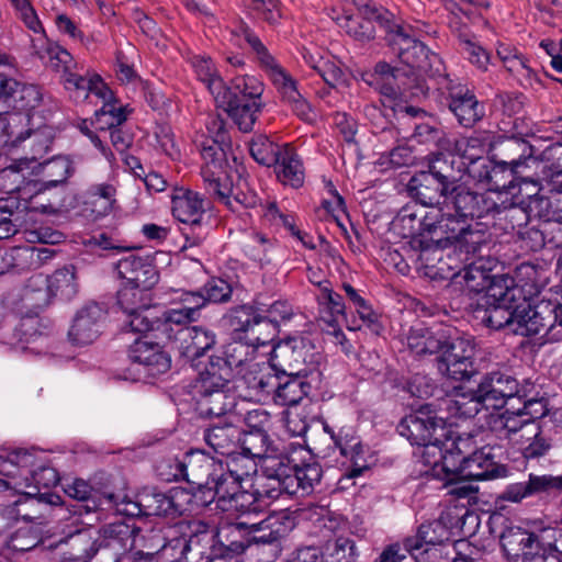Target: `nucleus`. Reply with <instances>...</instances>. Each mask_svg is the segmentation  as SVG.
Instances as JSON below:
<instances>
[{"label": "nucleus", "mask_w": 562, "mask_h": 562, "mask_svg": "<svg viewBox=\"0 0 562 562\" xmlns=\"http://www.w3.org/2000/svg\"><path fill=\"white\" fill-rule=\"evenodd\" d=\"M562 529L533 522L529 528L512 526L501 536V544L508 558L517 562H561Z\"/></svg>", "instance_id": "1"}, {"label": "nucleus", "mask_w": 562, "mask_h": 562, "mask_svg": "<svg viewBox=\"0 0 562 562\" xmlns=\"http://www.w3.org/2000/svg\"><path fill=\"white\" fill-rule=\"evenodd\" d=\"M520 297L521 292L514 285L513 278L495 279L481 297L476 317L490 328H508L515 334L516 301Z\"/></svg>", "instance_id": "2"}, {"label": "nucleus", "mask_w": 562, "mask_h": 562, "mask_svg": "<svg viewBox=\"0 0 562 562\" xmlns=\"http://www.w3.org/2000/svg\"><path fill=\"white\" fill-rule=\"evenodd\" d=\"M256 471V464L250 460L247 464H240L237 458H233L226 464L223 462L215 470L212 483L207 491L213 492V501L216 507L227 513L232 508H244L254 502V493L240 491L241 481Z\"/></svg>", "instance_id": "3"}, {"label": "nucleus", "mask_w": 562, "mask_h": 562, "mask_svg": "<svg viewBox=\"0 0 562 562\" xmlns=\"http://www.w3.org/2000/svg\"><path fill=\"white\" fill-rule=\"evenodd\" d=\"M245 41L249 44L260 66L267 71L273 85L277 87L282 100L289 104L292 111L302 120L311 121L312 110L306 100L297 91L295 81L283 70L260 38L247 26L243 27Z\"/></svg>", "instance_id": "4"}, {"label": "nucleus", "mask_w": 562, "mask_h": 562, "mask_svg": "<svg viewBox=\"0 0 562 562\" xmlns=\"http://www.w3.org/2000/svg\"><path fill=\"white\" fill-rule=\"evenodd\" d=\"M497 464L492 454V448L482 447L469 456L460 459L457 464L452 452L441 456L440 461H435L431 473L438 480H456L458 475L475 481L487 480L496 476Z\"/></svg>", "instance_id": "5"}, {"label": "nucleus", "mask_w": 562, "mask_h": 562, "mask_svg": "<svg viewBox=\"0 0 562 562\" xmlns=\"http://www.w3.org/2000/svg\"><path fill=\"white\" fill-rule=\"evenodd\" d=\"M397 430L412 445L425 447L427 453L443 456L440 446L447 439L448 430L445 418L434 412L422 408L407 415L398 424Z\"/></svg>", "instance_id": "6"}, {"label": "nucleus", "mask_w": 562, "mask_h": 562, "mask_svg": "<svg viewBox=\"0 0 562 562\" xmlns=\"http://www.w3.org/2000/svg\"><path fill=\"white\" fill-rule=\"evenodd\" d=\"M201 155L204 161L201 176L206 191L217 202L235 211L232 198L236 186H234L232 175L228 171L225 148L218 145H206L202 147Z\"/></svg>", "instance_id": "7"}, {"label": "nucleus", "mask_w": 562, "mask_h": 562, "mask_svg": "<svg viewBox=\"0 0 562 562\" xmlns=\"http://www.w3.org/2000/svg\"><path fill=\"white\" fill-rule=\"evenodd\" d=\"M440 216H436L435 225L431 227V237L437 244L442 239V245L462 246L467 254H475L484 243V234L474 231L470 220L457 215L450 207H438Z\"/></svg>", "instance_id": "8"}, {"label": "nucleus", "mask_w": 562, "mask_h": 562, "mask_svg": "<svg viewBox=\"0 0 562 562\" xmlns=\"http://www.w3.org/2000/svg\"><path fill=\"white\" fill-rule=\"evenodd\" d=\"M471 254L465 252L462 246L442 245V239L437 244L422 248L419 260L432 278L456 280L463 265L469 261Z\"/></svg>", "instance_id": "9"}, {"label": "nucleus", "mask_w": 562, "mask_h": 562, "mask_svg": "<svg viewBox=\"0 0 562 562\" xmlns=\"http://www.w3.org/2000/svg\"><path fill=\"white\" fill-rule=\"evenodd\" d=\"M555 305L549 301H541L531 305L522 297L521 302L516 304V326L515 334L520 336L546 337L547 341H555L553 331L557 329Z\"/></svg>", "instance_id": "10"}, {"label": "nucleus", "mask_w": 562, "mask_h": 562, "mask_svg": "<svg viewBox=\"0 0 562 562\" xmlns=\"http://www.w3.org/2000/svg\"><path fill=\"white\" fill-rule=\"evenodd\" d=\"M443 205L468 220L483 217L491 213L505 216V205L498 204L492 198V193H477L464 186L451 187L443 200Z\"/></svg>", "instance_id": "11"}, {"label": "nucleus", "mask_w": 562, "mask_h": 562, "mask_svg": "<svg viewBox=\"0 0 562 562\" xmlns=\"http://www.w3.org/2000/svg\"><path fill=\"white\" fill-rule=\"evenodd\" d=\"M438 360L439 372L453 380H469L474 373L475 347L470 339L456 338L451 341L443 339V348Z\"/></svg>", "instance_id": "12"}, {"label": "nucleus", "mask_w": 562, "mask_h": 562, "mask_svg": "<svg viewBox=\"0 0 562 562\" xmlns=\"http://www.w3.org/2000/svg\"><path fill=\"white\" fill-rule=\"evenodd\" d=\"M493 135L487 132L474 134L469 137H461L456 140L454 149L462 161L461 165L467 168L468 173L480 180L492 181L495 169L490 170L484 155L494 148Z\"/></svg>", "instance_id": "13"}, {"label": "nucleus", "mask_w": 562, "mask_h": 562, "mask_svg": "<svg viewBox=\"0 0 562 562\" xmlns=\"http://www.w3.org/2000/svg\"><path fill=\"white\" fill-rule=\"evenodd\" d=\"M439 85L440 89L448 94L449 110L462 126L470 127L481 120L484 115L483 108L467 86L449 76H443Z\"/></svg>", "instance_id": "14"}, {"label": "nucleus", "mask_w": 562, "mask_h": 562, "mask_svg": "<svg viewBox=\"0 0 562 562\" xmlns=\"http://www.w3.org/2000/svg\"><path fill=\"white\" fill-rule=\"evenodd\" d=\"M259 465L263 481L256 490L259 495L266 496L268 499H277L284 494L285 490L292 487L293 465L286 456L271 452L259 462Z\"/></svg>", "instance_id": "15"}, {"label": "nucleus", "mask_w": 562, "mask_h": 562, "mask_svg": "<svg viewBox=\"0 0 562 562\" xmlns=\"http://www.w3.org/2000/svg\"><path fill=\"white\" fill-rule=\"evenodd\" d=\"M44 171L48 180L31 182L30 209L42 213H49L55 209V202L48 200L47 204L38 203L47 191L66 183L75 172L72 161L66 156H57L44 165Z\"/></svg>", "instance_id": "16"}, {"label": "nucleus", "mask_w": 562, "mask_h": 562, "mask_svg": "<svg viewBox=\"0 0 562 562\" xmlns=\"http://www.w3.org/2000/svg\"><path fill=\"white\" fill-rule=\"evenodd\" d=\"M362 18L346 16L341 27L347 34L360 42H367L374 37L375 29L373 22H376L385 30L386 40L391 34V29L395 24L393 13L384 8H378L373 3H364L359 8Z\"/></svg>", "instance_id": "17"}, {"label": "nucleus", "mask_w": 562, "mask_h": 562, "mask_svg": "<svg viewBox=\"0 0 562 562\" xmlns=\"http://www.w3.org/2000/svg\"><path fill=\"white\" fill-rule=\"evenodd\" d=\"M308 344L302 338H289L273 348V367L288 375H308L306 368L308 358H312Z\"/></svg>", "instance_id": "18"}, {"label": "nucleus", "mask_w": 562, "mask_h": 562, "mask_svg": "<svg viewBox=\"0 0 562 562\" xmlns=\"http://www.w3.org/2000/svg\"><path fill=\"white\" fill-rule=\"evenodd\" d=\"M387 41L404 64L427 70L430 52L420 41L411 36L407 27L395 22Z\"/></svg>", "instance_id": "19"}, {"label": "nucleus", "mask_w": 562, "mask_h": 562, "mask_svg": "<svg viewBox=\"0 0 562 562\" xmlns=\"http://www.w3.org/2000/svg\"><path fill=\"white\" fill-rule=\"evenodd\" d=\"M222 461L215 460L203 451L194 450L186 453L182 463H176V477H183L199 488H207L214 477L215 470Z\"/></svg>", "instance_id": "20"}, {"label": "nucleus", "mask_w": 562, "mask_h": 562, "mask_svg": "<svg viewBox=\"0 0 562 562\" xmlns=\"http://www.w3.org/2000/svg\"><path fill=\"white\" fill-rule=\"evenodd\" d=\"M278 373L270 366L251 363L240 379L244 396L250 401L267 403L272 401Z\"/></svg>", "instance_id": "21"}, {"label": "nucleus", "mask_w": 562, "mask_h": 562, "mask_svg": "<svg viewBox=\"0 0 562 562\" xmlns=\"http://www.w3.org/2000/svg\"><path fill=\"white\" fill-rule=\"evenodd\" d=\"M228 324L239 339L248 340L252 346H263L271 340L269 334H265L262 315L251 306H239L228 315Z\"/></svg>", "instance_id": "22"}, {"label": "nucleus", "mask_w": 562, "mask_h": 562, "mask_svg": "<svg viewBox=\"0 0 562 562\" xmlns=\"http://www.w3.org/2000/svg\"><path fill=\"white\" fill-rule=\"evenodd\" d=\"M119 276L125 284L150 290L159 279L158 271L148 257L130 254L116 263Z\"/></svg>", "instance_id": "23"}, {"label": "nucleus", "mask_w": 562, "mask_h": 562, "mask_svg": "<svg viewBox=\"0 0 562 562\" xmlns=\"http://www.w3.org/2000/svg\"><path fill=\"white\" fill-rule=\"evenodd\" d=\"M450 532L440 521H432L419 526L417 535L408 538L414 549L413 558L417 562H434L432 557L438 551L437 547L449 541Z\"/></svg>", "instance_id": "24"}, {"label": "nucleus", "mask_w": 562, "mask_h": 562, "mask_svg": "<svg viewBox=\"0 0 562 562\" xmlns=\"http://www.w3.org/2000/svg\"><path fill=\"white\" fill-rule=\"evenodd\" d=\"M104 318L105 311L101 305L87 304L74 319L69 330L70 339L77 345L91 344L99 336Z\"/></svg>", "instance_id": "25"}, {"label": "nucleus", "mask_w": 562, "mask_h": 562, "mask_svg": "<svg viewBox=\"0 0 562 562\" xmlns=\"http://www.w3.org/2000/svg\"><path fill=\"white\" fill-rule=\"evenodd\" d=\"M436 216H440L438 207L425 210L416 203L407 204L397 213L394 225L401 229V234L405 237L419 235L424 232L431 233Z\"/></svg>", "instance_id": "26"}, {"label": "nucleus", "mask_w": 562, "mask_h": 562, "mask_svg": "<svg viewBox=\"0 0 562 562\" xmlns=\"http://www.w3.org/2000/svg\"><path fill=\"white\" fill-rule=\"evenodd\" d=\"M215 102L235 122L243 132H250L261 110V102L257 99L248 101L237 100L227 89L217 94Z\"/></svg>", "instance_id": "27"}, {"label": "nucleus", "mask_w": 562, "mask_h": 562, "mask_svg": "<svg viewBox=\"0 0 562 562\" xmlns=\"http://www.w3.org/2000/svg\"><path fill=\"white\" fill-rule=\"evenodd\" d=\"M482 396L481 389L464 390L456 389L451 394L441 401V409L448 412L450 417L471 418L476 416L482 409H491L487 402Z\"/></svg>", "instance_id": "28"}, {"label": "nucleus", "mask_w": 562, "mask_h": 562, "mask_svg": "<svg viewBox=\"0 0 562 562\" xmlns=\"http://www.w3.org/2000/svg\"><path fill=\"white\" fill-rule=\"evenodd\" d=\"M482 396H485L491 409L502 408L508 398L518 393V382L510 374L504 372H491L480 382Z\"/></svg>", "instance_id": "29"}, {"label": "nucleus", "mask_w": 562, "mask_h": 562, "mask_svg": "<svg viewBox=\"0 0 562 562\" xmlns=\"http://www.w3.org/2000/svg\"><path fill=\"white\" fill-rule=\"evenodd\" d=\"M130 359L142 364L148 374L157 375L170 369L171 360L158 344L136 339L128 351Z\"/></svg>", "instance_id": "30"}, {"label": "nucleus", "mask_w": 562, "mask_h": 562, "mask_svg": "<svg viewBox=\"0 0 562 562\" xmlns=\"http://www.w3.org/2000/svg\"><path fill=\"white\" fill-rule=\"evenodd\" d=\"M294 525V518L289 510L273 512L266 515L248 536L256 543L270 544L286 536Z\"/></svg>", "instance_id": "31"}, {"label": "nucleus", "mask_w": 562, "mask_h": 562, "mask_svg": "<svg viewBox=\"0 0 562 562\" xmlns=\"http://www.w3.org/2000/svg\"><path fill=\"white\" fill-rule=\"evenodd\" d=\"M172 215L179 222L191 226L201 225L205 214L204 200L199 193L176 188L171 194Z\"/></svg>", "instance_id": "32"}, {"label": "nucleus", "mask_w": 562, "mask_h": 562, "mask_svg": "<svg viewBox=\"0 0 562 562\" xmlns=\"http://www.w3.org/2000/svg\"><path fill=\"white\" fill-rule=\"evenodd\" d=\"M176 341L180 353L189 360H194L215 345L216 336L212 330L201 326L183 327L178 330Z\"/></svg>", "instance_id": "33"}, {"label": "nucleus", "mask_w": 562, "mask_h": 562, "mask_svg": "<svg viewBox=\"0 0 562 562\" xmlns=\"http://www.w3.org/2000/svg\"><path fill=\"white\" fill-rule=\"evenodd\" d=\"M196 411L202 417H220L235 405L232 387H212L206 392L194 390Z\"/></svg>", "instance_id": "34"}, {"label": "nucleus", "mask_w": 562, "mask_h": 562, "mask_svg": "<svg viewBox=\"0 0 562 562\" xmlns=\"http://www.w3.org/2000/svg\"><path fill=\"white\" fill-rule=\"evenodd\" d=\"M518 408L517 411L506 409L502 413H491L487 418V425L492 432L501 439H519V435H526V428L535 425Z\"/></svg>", "instance_id": "35"}, {"label": "nucleus", "mask_w": 562, "mask_h": 562, "mask_svg": "<svg viewBox=\"0 0 562 562\" xmlns=\"http://www.w3.org/2000/svg\"><path fill=\"white\" fill-rule=\"evenodd\" d=\"M561 485L560 477L552 475L529 474L526 482H517L508 485L503 492L502 498L513 503H520L522 499L547 493Z\"/></svg>", "instance_id": "36"}, {"label": "nucleus", "mask_w": 562, "mask_h": 562, "mask_svg": "<svg viewBox=\"0 0 562 562\" xmlns=\"http://www.w3.org/2000/svg\"><path fill=\"white\" fill-rule=\"evenodd\" d=\"M241 430L233 424L213 425L204 432V440L215 452L226 456L229 461L237 458Z\"/></svg>", "instance_id": "37"}, {"label": "nucleus", "mask_w": 562, "mask_h": 562, "mask_svg": "<svg viewBox=\"0 0 562 562\" xmlns=\"http://www.w3.org/2000/svg\"><path fill=\"white\" fill-rule=\"evenodd\" d=\"M307 375H277V385L272 396L273 403L282 406L299 404L311 392V384L304 380Z\"/></svg>", "instance_id": "38"}, {"label": "nucleus", "mask_w": 562, "mask_h": 562, "mask_svg": "<svg viewBox=\"0 0 562 562\" xmlns=\"http://www.w3.org/2000/svg\"><path fill=\"white\" fill-rule=\"evenodd\" d=\"M456 162L457 159L452 155L436 154L429 159L428 171L422 172L420 177L425 182H438L439 190L448 191L458 180Z\"/></svg>", "instance_id": "39"}, {"label": "nucleus", "mask_w": 562, "mask_h": 562, "mask_svg": "<svg viewBox=\"0 0 562 562\" xmlns=\"http://www.w3.org/2000/svg\"><path fill=\"white\" fill-rule=\"evenodd\" d=\"M506 276H492L491 270L485 268L483 259L463 265L453 284L461 285L469 292H481L488 290V286L495 279L505 278Z\"/></svg>", "instance_id": "40"}, {"label": "nucleus", "mask_w": 562, "mask_h": 562, "mask_svg": "<svg viewBox=\"0 0 562 562\" xmlns=\"http://www.w3.org/2000/svg\"><path fill=\"white\" fill-rule=\"evenodd\" d=\"M100 541H102V555L111 553L110 562H120L134 543L130 527L123 524L105 528Z\"/></svg>", "instance_id": "41"}, {"label": "nucleus", "mask_w": 562, "mask_h": 562, "mask_svg": "<svg viewBox=\"0 0 562 562\" xmlns=\"http://www.w3.org/2000/svg\"><path fill=\"white\" fill-rule=\"evenodd\" d=\"M505 217L513 224V220L517 218V225H521L527 222L529 216L542 218L546 222H551L553 217V211H550L548 195L540 193L529 194V201L526 203V209L518 207L509 204L504 206Z\"/></svg>", "instance_id": "42"}, {"label": "nucleus", "mask_w": 562, "mask_h": 562, "mask_svg": "<svg viewBox=\"0 0 562 562\" xmlns=\"http://www.w3.org/2000/svg\"><path fill=\"white\" fill-rule=\"evenodd\" d=\"M61 80L65 88L69 91L77 92L78 97L82 93V95L87 98L90 93H93L101 99L111 98V90L98 75L88 78L85 74L79 71V67L63 75Z\"/></svg>", "instance_id": "43"}, {"label": "nucleus", "mask_w": 562, "mask_h": 562, "mask_svg": "<svg viewBox=\"0 0 562 562\" xmlns=\"http://www.w3.org/2000/svg\"><path fill=\"white\" fill-rule=\"evenodd\" d=\"M233 375L225 361L216 356H212L207 364L199 373L193 390L206 392L212 387H232Z\"/></svg>", "instance_id": "44"}, {"label": "nucleus", "mask_w": 562, "mask_h": 562, "mask_svg": "<svg viewBox=\"0 0 562 562\" xmlns=\"http://www.w3.org/2000/svg\"><path fill=\"white\" fill-rule=\"evenodd\" d=\"M274 452V449L270 447V440L266 431H249L240 436V442L238 447L237 459L243 463L247 464L250 460L257 465L262 461L263 458Z\"/></svg>", "instance_id": "45"}, {"label": "nucleus", "mask_w": 562, "mask_h": 562, "mask_svg": "<svg viewBox=\"0 0 562 562\" xmlns=\"http://www.w3.org/2000/svg\"><path fill=\"white\" fill-rule=\"evenodd\" d=\"M515 445L526 460H538L547 456L552 447L550 439L542 434L537 423L529 425L526 435H519V439H515Z\"/></svg>", "instance_id": "46"}, {"label": "nucleus", "mask_w": 562, "mask_h": 562, "mask_svg": "<svg viewBox=\"0 0 562 562\" xmlns=\"http://www.w3.org/2000/svg\"><path fill=\"white\" fill-rule=\"evenodd\" d=\"M406 342L409 350L417 356L432 355L443 348V335L416 325L409 329Z\"/></svg>", "instance_id": "47"}, {"label": "nucleus", "mask_w": 562, "mask_h": 562, "mask_svg": "<svg viewBox=\"0 0 562 562\" xmlns=\"http://www.w3.org/2000/svg\"><path fill=\"white\" fill-rule=\"evenodd\" d=\"M37 41L41 42V46L34 44L36 54L40 58L45 59L47 66L53 70L61 72L63 76L71 69L78 68V64L74 61L71 55L66 49L58 45L48 43L44 35H42Z\"/></svg>", "instance_id": "48"}, {"label": "nucleus", "mask_w": 562, "mask_h": 562, "mask_svg": "<svg viewBox=\"0 0 562 562\" xmlns=\"http://www.w3.org/2000/svg\"><path fill=\"white\" fill-rule=\"evenodd\" d=\"M277 175L278 179L292 188H300L304 182V170L302 162L293 148L289 145L283 146V153L280 156Z\"/></svg>", "instance_id": "49"}, {"label": "nucleus", "mask_w": 562, "mask_h": 562, "mask_svg": "<svg viewBox=\"0 0 562 562\" xmlns=\"http://www.w3.org/2000/svg\"><path fill=\"white\" fill-rule=\"evenodd\" d=\"M252 493L254 502H251L249 506L244 508H232V510L227 512L229 516L236 517L234 526L238 530H246L247 535L258 527L260 520H263V517L266 516L263 507L267 505V503H265V498L267 497L259 495L258 491Z\"/></svg>", "instance_id": "50"}, {"label": "nucleus", "mask_w": 562, "mask_h": 562, "mask_svg": "<svg viewBox=\"0 0 562 562\" xmlns=\"http://www.w3.org/2000/svg\"><path fill=\"white\" fill-rule=\"evenodd\" d=\"M331 438L335 440L336 446L339 448L340 453L350 459L352 463V468L350 470L349 476L356 477L359 476L364 470L369 469V462L364 457V449L358 438L353 436L346 435L345 437L338 436L336 437L333 432H330Z\"/></svg>", "instance_id": "51"}, {"label": "nucleus", "mask_w": 562, "mask_h": 562, "mask_svg": "<svg viewBox=\"0 0 562 562\" xmlns=\"http://www.w3.org/2000/svg\"><path fill=\"white\" fill-rule=\"evenodd\" d=\"M52 297L48 277L41 273L34 274L27 280L22 293L25 306L33 308L47 306Z\"/></svg>", "instance_id": "52"}, {"label": "nucleus", "mask_w": 562, "mask_h": 562, "mask_svg": "<svg viewBox=\"0 0 562 562\" xmlns=\"http://www.w3.org/2000/svg\"><path fill=\"white\" fill-rule=\"evenodd\" d=\"M33 457L26 451H16L8 457V463L10 465H5L3 470L0 472L2 476L5 479H0V490L4 488H14L19 491L23 487L24 481L16 480V476L21 471H27V469L32 465Z\"/></svg>", "instance_id": "53"}, {"label": "nucleus", "mask_w": 562, "mask_h": 562, "mask_svg": "<svg viewBox=\"0 0 562 562\" xmlns=\"http://www.w3.org/2000/svg\"><path fill=\"white\" fill-rule=\"evenodd\" d=\"M255 347L248 340L233 341L224 347L222 356L216 357L225 361L226 367L234 374L236 369L246 367L247 370L251 363H255Z\"/></svg>", "instance_id": "54"}, {"label": "nucleus", "mask_w": 562, "mask_h": 562, "mask_svg": "<svg viewBox=\"0 0 562 562\" xmlns=\"http://www.w3.org/2000/svg\"><path fill=\"white\" fill-rule=\"evenodd\" d=\"M13 98L15 105L25 111H33L41 105H46L48 110L57 106L56 101L50 97L45 98L41 88L35 85L20 83Z\"/></svg>", "instance_id": "55"}, {"label": "nucleus", "mask_w": 562, "mask_h": 562, "mask_svg": "<svg viewBox=\"0 0 562 562\" xmlns=\"http://www.w3.org/2000/svg\"><path fill=\"white\" fill-rule=\"evenodd\" d=\"M65 543L69 547L67 554L72 562H87L93 557L95 540L91 529L70 535Z\"/></svg>", "instance_id": "56"}, {"label": "nucleus", "mask_w": 562, "mask_h": 562, "mask_svg": "<svg viewBox=\"0 0 562 562\" xmlns=\"http://www.w3.org/2000/svg\"><path fill=\"white\" fill-rule=\"evenodd\" d=\"M292 487L284 491V494H296L299 491L302 493H310L314 485L317 484L322 477V468L317 463H308L303 467L293 465L291 471Z\"/></svg>", "instance_id": "57"}, {"label": "nucleus", "mask_w": 562, "mask_h": 562, "mask_svg": "<svg viewBox=\"0 0 562 562\" xmlns=\"http://www.w3.org/2000/svg\"><path fill=\"white\" fill-rule=\"evenodd\" d=\"M49 288H52V296L59 295L64 300H70L78 291L76 282V269L74 266H67L56 270L50 277Z\"/></svg>", "instance_id": "58"}, {"label": "nucleus", "mask_w": 562, "mask_h": 562, "mask_svg": "<svg viewBox=\"0 0 562 562\" xmlns=\"http://www.w3.org/2000/svg\"><path fill=\"white\" fill-rule=\"evenodd\" d=\"M325 562H356L358 551L356 542L348 537H337L323 547Z\"/></svg>", "instance_id": "59"}, {"label": "nucleus", "mask_w": 562, "mask_h": 562, "mask_svg": "<svg viewBox=\"0 0 562 562\" xmlns=\"http://www.w3.org/2000/svg\"><path fill=\"white\" fill-rule=\"evenodd\" d=\"M24 173L21 164H13L0 170V191L4 193L19 192L22 199L30 201L32 194L31 183L22 188Z\"/></svg>", "instance_id": "60"}, {"label": "nucleus", "mask_w": 562, "mask_h": 562, "mask_svg": "<svg viewBox=\"0 0 562 562\" xmlns=\"http://www.w3.org/2000/svg\"><path fill=\"white\" fill-rule=\"evenodd\" d=\"M139 505L143 506L144 516H162L176 512L173 501L155 490H144L139 494Z\"/></svg>", "instance_id": "61"}, {"label": "nucleus", "mask_w": 562, "mask_h": 562, "mask_svg": "<svg viewBox=\"0 0 562 562\" xmlns=\"http://www.w3.org/2000/svg\"><path fill=\"white\" fill-rule=\"evenodd\" d=\"M156 323H158V317L150 308V305H148L147 307L125 313L122 321V329L125 333L144 334L151 330Z\"/></svg>", "instance_id": "62"}, {"label": "nucleus", "mask_w": 562, "mask_h": 562, "mask_svg": "<svg viewBox=\"0 0 562 562\" xmlns=\"http://www.w3.org/2000/svg\"><path fill=\"white\" fill-rule=\"evenodd\" d=\"M149 302V290L147 289L124 283L117 292V305L123 314L147 307L150 305Z\"/></svg>", "instance_id": "63"}, {"label": "nucleus", "mask_w": 562, "mask_h": 562, "mask_svg": "<svg viewBox=\"0 0 562 562\" xmlns=\"http://www.w3.org/2000/svg\"><path fill=\"white\" fill-rule=\"evenodd\" d=\"M283 153V146L271 142L267 136H257L250 143V154L252 158L260 165L270 167L274 166Z\"/></svg>", "instance_id": "64"}]
</instances>
